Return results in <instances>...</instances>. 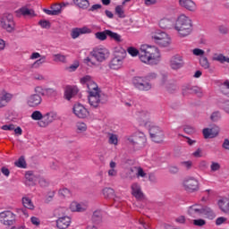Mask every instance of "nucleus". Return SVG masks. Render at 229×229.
<instances>
[{
  "instance_id": "nucleus-1",
  "label": "nucleus",
  "mask_w": 229,
  "mask_h": 229,
  "mask_svg": "<svg viewBox=\"0 0 229 229\" xmlns=\"http://www.w3.org/2000/svg\"><path fill=\"white\" fill-rule=\"evenodd\" d=\"M131 56H139L140 61L146 65H158L162 62L160 49L155 46L141 45L140 50L133 47L127 48Z\"/></svg>"
},
{
  "instance_id": "nucleus-2",
  "label": "nucleus",
  "mask_w": 229,
  "mask_h": 229,
  "mask_svg": "<svg viewBox=\"0 0 229 229\" xmlns=\"http://www.w3.org/2000/svg\"><path fill=\"white\" fill-rule=\"evenodd\" d=\"M81 85H86L89 93V103L93 108H98L102 101L101 89L90 75L81 78Z\"/></svg>"
},
{
  "instance_id": "nucleus-3",
  "label": "nucleus",
  "mask_w": 229,
  "mask_h": 229,
  "mask_svg": "<svg viewBox=\"0 0 229 229\" xmlns=\"http://www.w3.org/2000/svg\"><path fill=\"white\" fill-rule=\"evenodd\" d=\"M174 30L176 31L180 38L189 37V35H191L194 30L192 20L185 14L179 15L174 25Z\"/></svg>"
},
{
  "instance_id": "nucleus-4",
  "label": "nucleus",
  "mask_w": 229,
  "mask_h": 229,
  "mask_svg": "<svg viewBox=\"0 0 229 229\" xmlns=\"http://www.w3.org/2000/svg\"><path fill=\"white\" fill-rule=\"evenodd\" d=\"M150 38L154 44L159 46V47H169V46L173 44L171 36H169V34H167L165 31L158 29L151 30Z\"/></svg>"
},
{
  "instance_id": "nucleus-5",
  "label": "nucleus",
  "mask_w": 229,
  "mask_h": 229,
  "mask_svg": "<svg viewBox=\"0 0 229 229\" xmlns=\"http://www.w3.org/2000/svg\"><path fill=\"white\" fill-rule=\"evenodd\" d=\"M124 58H126V52L122 51L114 53V57L109 62V68L113 71H119V69H123Z\"/></svg>"
},
{
  "instance_id": "nucleus-6",
  "label": "nucleus",
  "mask_w": 229,
  "mask_h": 229,
  "mask_svg": "<svg viewBox=\"0 0 229 229\" xmlns=\"http://www.w3.org/2000/svg\"><path fill=\"white\" fill-rule=\"evenodd\" d=\"M0 26L5 30L7 33H13L15 31V21L13 15L7 13L0 19Z\"/></svg>"
},
{
  "instance_id": "nucleus-7",
  "label": "nucleus",
  "mask_w": 229,
  "mask_h": 229,
  "mask_svg": "<svg viewBox=\"0 0 229 229\" xmlns=\"http://www.w3.org/2000/svg\"><path fill=\"white\" fill-rule=\"evenodd\" d=\"M148 127H149L148 132L153 142L160 143L164 141L165 135L160 127L155 125L154 123H150L148 125Z\"/></svg>"
},
{
  "instance_id": "nucleus-8",
  "label": "nucleus",
  "mask_w": 229,
  "mask_h": 229,
  "mask_svg": "<svg viewBox=\"0 0 229 229\" xmlns=\"http://www.w3.org/2000/svg\"><path fill=\"white\" fill-rule=\"evenodd\" d=\"M107 37H110L113 40H115V42L123 41V39L121 38V35L110 30H106L104 31L95 33V38H97L98 40H101V42L105 41Z\"/></svg>"
},
{
  "instance_id": "nucleus-9",
  "label": "nucleus",
  "mask_w": 229,
  "mask_h": 229,
  "mask_svg": "<svg viewBox=\"0 0 229 229\" xmlns=\"http://www.w3.org/2000/svg\"><path fill=\"white\" fill-rule=\"evenodd\" d=\"M132 85H134L135 89H138V90H143L146 92H148V90H151L152 89V85L148 82L146 77H133Z\"/></svg>"
},
{
  "instance_id": "nucleus-10",
  "label": "nucleus",
  "mask_w": 229,
  "mask_h": 229,
  "mask_svg": "<svg viewBox=\"0 0 229 229\" xmlns=\"http://www.w3.org/2000/svg\"><path fill=\"white\" fill-rule=\"evenodd\" d=\"M90 55L97 62H105L110 56V52L106 47H98L90 52Z\"/></svg>"
},
{
  "instance_id": "nucleus-11",
  "label": "nucleus",
  "mask_w": 229,
  "mask_h": 229,
  "mask_svg": "<svg viewBox=\"0 0 229 229\" xmlns=\"http://www.w3.org/2000/svg\"><path fill=\"white\" fill-rule=\"evenodd\" d=\"M60 119V116H58V113L55 111H50L45 114H43V120L40 122H38V125L39 128H46L51 124V123H54V121H56Z\"/></svg>"
},
{
  "instance_id": "nucleus-12",
  "label": "nucleus",
  "mask_w": 229,
  "mask_h": 229,
  "mask_svg": "<svg viewBox=\"0 0 229 229\" xmlns=\"http://www.w3.org/2000/svg\"><path fill=\"white\" fill-rule=\"evenodd\" d=\"M182 187L187 192H196L199 190V181L194 177L185 178L182 182Z\"/></svg>"
},
{
  "instance_id": "nucleus-13",
  "label": "nucleus",
  "mask_w": 229,
  "mask_h": 229,
  "mask_svg": "<svg viewBox=\"0 0 229 229\" xmlns=\"http://www.w3.org/2000/svg\"><path fill=\"white\" fill-rule=\"evenodd\" d=\"M0 223L4 226H13V225H15V214L10 210L1 212Z\"/></svg>"
},
{
  "instance_id": "nucleus-14",
  "label": "nucleus",
  "mask_w": 229,
  "mask_h": 229,
  "mask_svg": "<svg viewBox=\"0 0 229 229\" xmlns=\"http://www.w3.org/2000/svg\"><path fill=\"white\" fill-rule=\"evenodd\" d=\"M72 112L79 119H87L90 115L89 109L81 104H75L72 107Z\"/></svg>"
},
{
  "instance_id": "nucleus-15",
  "label": "nucleus",
  "mask_w": 229,
  "mask_h": 229,
  "mask_svg": "<svg viewBox=\"0 0 229 229\" xmlns=\"http://www.w3.org/2000/svg\"><path fill=\"white\" fill-rule=\"evenodd\" d=\"M170 69L173 71H178V69H182L183 65H185V62L183 61V56L181 55H174L169 60Z\"/></svg>"
},
{
  "instance_id": "nucleus-16",
  "label": "nucleus",
  "mask_w": 229,
  "mask_h": 229,
  "mask_svg": "<svg viewBox=\"0 0 229 229\" xmlns=\"http://www.w3.org/2000/svg\"><path fill=\"white\" fill-rule=\"evenodd\" d=\"M26 104L30 108H37V106L42 105V96L38 94H30L26 99Z\"/></svg>"
},
{
  "instance_id": "nucleus-17",
  "label": "nucleus",
  "mask_w": 229,
  "mask_h": 229,
  "mask_svg": "<svg viewBox=\"0 0 229 229\" xmlns=\"http://www.w3.org/2000/svg\"><path fill=\"white\" fill-rule=\"evenodd\" d=\"M71 223H72V218L69 216H59L55 220L57 229H67L71 226Z\"/></svg>"
},
{
  "instance_id": "nucleus-18",
  "label": "nucleus",
  "mask_w": 229,
  "mask_h": 229,
  "mask_svg": "<svg viewBox=\"0 0 229 229\" xmlns=\"http://www.w3.org/2000/svg\"><path fill=\"white\" fill-rule=\"evenodd\" d=\"M188 216L190 217H201L203 216V206L200 204H193L188 208Z\"/></svg>"
},
{
  "instance_id": "nucleus-19",
  "label": "nucleus",
  "mask_w": 229,
  "mask_h": 229,
  "mask_svg": "<svg viewBox=\"0 0 229 229\" xmlns=\"http://www.w3.org/2000/svg\"><path fill=\"white\" fill-rule=\"evenodd\" d=\"M138 121L140 126H146L148 128L152 123L149 121L151 114L148 111H140L138 113Z\"/></svg>"
},
{
  "instance_id": "nucleus-20",
  "label": "nucleus",
  "mask_w": 229,
  "mask_h": 229,
  "mask_svg": "<svg viewBox=\"0 0 229 229\" xmlns=\"http://www.w3.org/2000/svg\"><path fill=\"white\" fill-rule=\"evenodd\" d=\"M219 126L214 125L212 128H205L202 131L203 136L205 139H214L219 135Z\"/></svg>"
},
{
  "instance_id": "nucleus-21",
  "label": "nucleus",
  "mask_w": 229,
  "mask_h": 229,
  "mask_svg": "<svg viewBox=\"0 0 229 229\" xmlns=\"http://www.w3.org/2000/svg\"><path fill=\"white\" fill-rule=\"evenodd\" d=\"M89 208V202L72 201L70 204V210L72 212H85Z\"/></svg>"
},
{
  "instance_id": "nucleus-22",
  "label": "nucleus",
  "mask_w": 229,
  "mask_h": 229,
  "mask_svg": "<svg viewBox=\"0 0 229 229\" xmlns=\"http://www.w3.org/2000/svg\"><path fill=\"white\" fill-rule=\"evenodd\" d=\"M179 4L182 6V8L188 10V12H196V10H198L196 2L192 0H179Z\"/></svg>"
},
{
  "instance_id": "nucleus-23",
  "label": "nucleus",
  "mask_w": 229,
  "mask_h": 229,
  "mask_svg": "<svg viewBox=\"0 0 229 229\" xmlns=\"http://www.w3.org/2000/svg\"><path fill=\"white\" fill-rule=\"evenodd\" d=\"M131 194L139 201L144 199V193L142 192V189L140 188V185L137 182L131 185Z\"/></svg>"
},
{
  "instance_id": "nucleus-24",
  "label": "nucleus",
  "mask_w": 229,
  "mask_h": 229,
  "mask_svg": "<svg viewBox=\"0 0 229 229\" xmlns=\"http://www.w3.org/2000/svg\"><path fill=\"white\" fill-rule=\"evenodd\" d=\"M89 33H92V30L89 29V27L82 28H75L72 30V38H78L80 35H87Z\"/></svg>"
},
{
  "instance_id": "nucleus-25",
  "label": "nucleus",
  "mask_w": 229,
  "mask_h": 229,
  "mask_svg": "<svg viewBox=\"0 0 229 229\" xmlns=\"http://www.w3.org/2000/svg\"><path fill=\"white\" fill-rule=\"evenodd\" d=\"M30 60H37L33 64V67H40V65H42V64H46V55L42 56V55H40V53L34 52L30 55Z\"/></svg>"
},
{
  "instance_id": "nucleus-26",
  "label": "nucleus",
  "mask_w": 229,
  "mask_h": 229,
  "mask_svg": "<svg viewBox=\"0 0 229 229\" xmlns=\"http://www.w3.org/2000/svg\"><path fill=\"white\" fill-rule=\"evenodd\" d=\"M218 208L224 214H229V194L228 198L224 197L220 199L217 202Z\"/></svg>"
},
{
  "instance_id": "nucleus-27",
  "label": "nucleus",
  "mask_w": 229,
  "mask_h": 229,
  "mask_svg": "<svg viewBox=\"0 0 229 229\" xmlns=\"http://www.w3.org/2000/svg\"><path fill=\"white\" fill-rule=\"evenodd\" d=\"M16 17H34L35 15V11L29 9L28 7H21L18 9L16 12Z\"/></svg>"
},
{
  "instance_id": "nucleus-28",
  "label": "nucleus",
  "mask_w": 229,
  "mask_h": 229,
  "mask_svg": "<svg viewBox=\"0 0 229 229\" xmlns=\"http://www.w3.org/2000/svg\"><path fill=\"white\" fill-rule=\"evenodd\" d=\"M76 94H78V89L76 87H72V86L66 87L64 90L65 99H67L68 101H71V99H72V98H74Z\"/></svg>"
},
{
  "instance_id": "nucleus-29",
  "label": "nucleus",
  "mask_w": 229,
  "mask_h": 229,
  "mask_svg": "<svg viewBox=\"0 0 229 229\" xmlns=\"http://www.w3.org/2000/svg\"><path fill=\"white\" fill-rule=\"evenodd\" d=\"M47 15H60L62 13V5L60 4H55L51 6V9H44Z\"/></svg>"
},
{
  "instance_id": "nucleus-30",
  "label": "nucleus",
  "mask_w": 229,
  "mask_h": 229,
  "mask_svg": "<svg viewBox=\"0 0 229 229\" xmlns=\"http://www.w3.org/2000/svg\"><path fill=\"white\" fill-rule=\"evenodd\" d=\"M159 28L162 30H171L173 28V19L164 17L159 21Z\"/></svg>"
},
{
  "instance_id": "nucleus-31",
  "label": "nucleus",
  "mask_w": 229,
  "mask_h": 229,
  "mask_svg": "<svg viewBox=\"0 0 229 229\" xmlns=\"http://www.w3.org/2000/svg\"><path fill=\"white\" fill-rule=\"evenodd\" d=\"M135 139H136V143L140 148H144L146 145V135L142 131H136L134 133Z\"/></svg>"
},
{
  "instance_id": "nucleus-32",
  "label": "nucleus",
  "mask_w": 229,
  "mask_h": 229,
  "mask_svg": "<svg viewBox=\"0 0 229 229\" xmlns=\"http://www.w3.org/2000/svg\"><path fill=\"white\" fill-rule=\"evenodd\" d=\"M107 176H109V178H115V176H117V163H115V161H110Z\"/></svg>"
},
{
  "instance_id": "nucleus-33",
  "label": "nucleus",
  "mask_w": 229,
  "mask_h": 229,
  "mask_svg": "<svg viewBox=\"0 0 229 229\" xmlns=\"http://www.w3.org/2000/svg\"><path fill=\"white\" fill-rule=\"evenodd\" d=\"M212 60L213 62H219V64H229V57L223 54H213Z\"/></svg>"
},
{
  "instance_id": "nucleus-34",
  "label": "nucleus",
  "mask_w": 229,
  "mask_h": 229,
  "mask_svg": "<svg viewBox=\"0 0 229 229\" xmlns=\"http://www.w3.org/2000/svg\"><path fill=\"white\" fill-rule=\"evenodd\" d=\"M202 216H205L207 219H216V213L209 207H202Z\"/></svg>"
},
{
  "instance_id": "nucleus-35",
  "label": "nucleus",
  "mask_w": 229,
  "mask_h": 229,
  "mask_svg": "<svg viewBox=\"0 0 229 229\" xmlns=\"http://www.w3.org/2000/svg\"><path fill=\"white\" fill-rule=\"evenodd\" d=\"M21 202L24 208H28L29 210H35V204H33V201L30 199V197H22Z\"/></svg>"
},
{
  "instance_id": "nucleus-36",
  "label": "nucleus",
  "mask_w": 229,
  "mask_h": 229,
  "mask_svg": "<svg viewBox=\"0 0 229 229\" xmlns=\"http://www.w3.org/2000/svg\"><path fill=\"white\" fill-rule=\"evenodd\" d=\"M73 3L81 10H89L90 7V2L89 0H73Z\"/></svg>"
},
{
  "instance_id": "nucleus-37",
  "label": "nucleus",
  "mask_w": 229,
  "mask_h": 229,
  "mask_svg": "<svg viewBox=\"0 0 229 229\" xmlns=\"http://www.w3.org/2000/svg\"><path fill=\"white\" fill-rule=\"evenodd\" d=\"M0 98L2 100H4V104L8 105V103H10V101H12L13 95H12L11 93H8V91H6L4 89H1L0 90Z\"/></svg>"
},
{
  "instance_id": "nucleus-38",
  "label": "nucleus",
  "mask_w": 229,
  "mask_h": 229,
  "mask_svg": "<svg viewBox=\"0 0 229 229\" xmlns=\"http://www.w3.org/2000/svg\"><path fill=\"white\" fill-rule=\"evenodd\" d=\"M103 220V212L101 210H96L93 212L91 216V221L95 223V225H99Z\"/></svg>"
},
{
  "instance_id": "nucleus-39",
  "label": "nucleus",
  "mask_w": 229,
  "mask_h": 229,
  "mask_svg": "<svg viewBox=\"0 0 229 229\" xmlns=\"http://www.w3.org/2000/svg\"><path fill=\"white\" fill-rule=\"evenodd\" d=\"M108 144L117 146L119 144V136L115 133L108 132Z\"/></svg>"
},
{
  "instance_id": "nucleus-40",
  "label": "nucleus",
  "mask_w": 229,
  "mask_h": 229,
  "mask_svg": "<svg viewBox=\"0 0 229 229\" xmlns=\"http://www.w3.org/2000/svg\"><path fill=\"white\" fill-rule=\"evenodd\" d=\"M77 133H85L88 130L87 123L85 122L79 121L75 124Z\"/></svg>"
},
{
  "instance_id": "nucleus-41",
  "label": "nucleus",
  "mask_w": 229,
  "mask_h": 229,
  "mask_svg": "<svg viewBox=\"0 0 229 229\" xmlns=\"http://www.w3.org/2000/svg\"><path fill=\"white\" fill-rule=\"evenodd\" d=\"M30 117L32 121H38V123H40V121H44V114L40 111H33Z\"/></svg>"
},
{
  "instance_id": "nucleus-42",
  "label": "nucleus",
  "mask_w": 229,
  "mask_h": 229,
  "mask_svg": "<svg viewBox=\"0 0 229 229\" xmlns=\"http://www.w3.org/2000/svg\"><path fill=\"white\" fill-rule=\"evenodd\" d=\"M199 63L200 67H202L203 69H210V63L208 62V58H207V56H203L199 58Z\"/></svg>"
},
{
  "instance_id": "nucleus-43",
  "label": "nucleus",
  "mask_w": 229,
  "mask_h": 229,
  "mask_svg": "<svg viewBox=\"0 0 229 229\" xmlns=\"http://www.w3.org/2000/svg\"><path fill=\"white\" fill-rule=\"evenodd\" d=\"M114 13L119 19H124V17H126V14L124 13V7H123V5H117L114 9Z\"/></svg>"
},
{
  "instance_id": "nucleus-44",
  "label": "nucleus",
  "mask_w": 229,
  "mask_h": 229,
  "mask_svg": "<svg viewBox=\"0 0 229 229\" xmlns=\"http://www.w3.org/2000/svg\"><path fill=\"white\" fill-rule=\"evenodd\" d=\"M195 92H198V87H191L187 86L184 89H182V94L183 96H187L188 94H194Z\"/></svg>"
},
{
  "instance_id": "nucleus-45",
  "label": "nucleus",
  "mask_w": 229,
  "mask_h": 229,
  "mask_svg": "<svg viewBox=\"0 0 229 229\" xmlns=\"http://www.w3.org/2000/svg\"><path fill=\"white\" fill-rule=\"evenodd\" d=\"M25 178L27 180V182H30L29 185H35V175H33V172L29 171L25 174Z\"/></svg>"
},
{
  "instance_id": "nucleus-46",
  "label": "nucleus",
  "mask_w": 229,
  "mask_h": 229,
  "mask_svg": "<svg viewBox=\"0 0 229 229\" xmlns=\"http://www.w3.org/2000/svg\"><path fill=\"white\" fill-rule=\"evenodd\" d=\"M58 195L60 198H71V191L67 188H63L59 190Z\"/></svg>"
},
{
  "instance_id": "nucleus-47",
  "label": "nucleus",
  "mask_w": 229,
  "mask_h": 229,
  "mask_svg": "<svg viewBox=\"0 0 229 229\" xmlns=\"http://www.w3.org/2000/svg\"><path fill=\"white\" fill-rule=\"evenodd\" d=\"M136 169V177L137 178H148V174H146V172H144V169H142V167L138 166L135 167Z\"/></svg>"
},
{
  "instance_id": "nucleus-48",
  "label": "nucleus",
  "mask_w": 229,
  "mask_h": 229,
  "mask_svg": "<svg viewBox=\"0 0 229 229\" xmlns=\"http://www.w3.org/2000/svg\"><path fill=\"white\" fill-rule=\"evenodd\" d=\"M217 171H221V164L212 161L210 165V173H217Z\"/></svg>"
},
{
  "instance_id": "nucleus-49",
  "label": "nucleus",
  "mask_w": 229,
  "mask_h": 229,
  "mask_svg": "<svg viewBox=\"0 0 229 229\" xmlns=\"http://www.w3.org/2000/svg\"><path fill=\"white\" fill-rule=\"evenodd\" d=\"M14 165L16 167H20L21 169H26V159H24V157H21L17 161H15Z\"/></svg>"
},
{
  "instance_id": "nucleus-50",
  "label": "nucleus",
  "mask_w": 229,
  "mask_h": 229,
  "mask_svg": "<svg viewBox=\"0 0 229 229\" xmlns=\"http://www.w3.org/2000/svg\"><path fill=\"white\" fill-rule=\"evenodd\" d=\"M54 62H62L63 64H65L67 60V56L62 55V54H55L53 55Z\"/></svg>"
},
{
  "instance_id": "nucleus-51",
  "label": "nucleus",
  "mask_w": 229,
  "mask_h": 229,
  "mask_svg": "<svg viewBox=\"0 0 229 229\" xmlns=\"http://www.w3.org/2000/svg\"><path fill=\"white\" fill-rule=\"evenodd\" d=\"M34 94H38V96H46V89L42 86H36L34 88Z\"/></svg>"
},
{
  "instance_id": "nucleus-52",
  "label": "nucleus",
  "mask_w": 229,
  "mask_h": 229,
  "mask_svg": "<svg viewBox=\"0 0 229 229\" xmlns=\"http://www.w3.org/2000/svg\"><path fill=\"white\" fill-rule=\"evenodd\" d=\"M102 193L105 196V198H111V196H114V189H112V188H104L102 190Z\"/></svg>"
},
{
  "instance_id": "nucleus-53",
  "label": "nucleus",
  "mask_w": 229,
  "mask_h": 229,
  "mask_svg": "<svg viewBox=\"0 0 229 229\" xmlns=\"http://www.w3.org/2000/svg\"><path fill=\"white\" fill-rule=\"evenodd\" d=\"M47 98H53V96H56V90L53 88H47L45 89V95Z\"/></svg>"
},
{
  "instance_id": "nucleus-54",
  "label": "nucleus",
  "mask_w": 229,
  "mask_h": 229,
  "mask_svg": "<svg viewBox=\"0 0 229 229\" xmlns=\"http://www.w3.org/2000/svg\"><path fill=\"white\" fill-rule=\"evenodd\" d=\"M192 53L194 56H199V58H202L203 56H205V50L200 48H194L192 50Z\"/></svg>"
},
{
  "instance_id": "nucleus-55",
  "label": "nucleus",
  "mask_w": 229,
  "mask_h": 229,
  "mask_svg": "<svg viewBox=\"0 0 229 229\" xmlns=\"http://www.w3.org/2000/svg\"><path fill=\"white\" fill-rule=\"evenodd\" d=\"M78 67H80V62L78 61H75L72 64H71L68 68H67V71L69 72H74Z\"/></svg>"
},
{
  "instance_id": "nucleus-56",
  "label": "nucleus",
  "mask_w": 229,
  "mask_h": 229,
  "mask_svg": "<svg viewBox=\"0 0 229 229\" xmlns=\"http://www.w3.org/2000/svg\"><path fill=\"white\" fill-rule=\"evenodd\" d=\"M210 119L214 123L219 121V119H221V113H219L218 111L212 113Z\"/></svg>"
},
{
  "instance_id": "nucleus-57",
  "label": "nucleus",
  "mask_w": 229,
  "mask_h": 229,
  "mask_svg": "<svg viewBox=\"0 0 229 229\" xmlns=\"http://www.w3.org/2000/svg\"><path fill=\"white\" fill-rule=\"evenodd\" d=\"M193 225L195 226H205V225H207V221L199 218V219H195L193 220Z\"/></svg>"
},
{
  "instance_id": "nucleus-58",
  "label": "nucleus",
  "mask_w": 229,
  "mask_h": 229,
  "mask_svg": "<svg viewBox=\"0 0 229 229\" xmlns=\"http://www.w3.org/2000/svg\"><path fill=\"white\" fill-rule=\"evenodd\" d=\"M191 155L195 158H201V157H203V149L197 148L196 151H194Z\"/></svg>"
},
{
  "instance_id": "nucleus-59",
  "label": "nucleus",
  "mask_w": 229,
  "mask_h": 229,
  "mask_svg": "<svg viewBox=\"0 0 229 229\" xmlns=\"http://www.w3.org/2000/svg\"><path fill=\"white\" fill-rule=\"evenodd\" d=\"M30 223L34 225V226H40V218L37 217V216H31L30 217Z\"/></svg>"
},
{
  "instance_id": "nucleus-60",
  "label": "nucleus",
  "mask_w": 229,
  "mask_h": 229,
  "mask_svg": "<svg viewBox=\"0 0 229 229\" xmlns=\"http://www.w3.org/2000/svg\"><path fill=\"white\" fill-rule=\"evenodd\" d=\"M2 130H4V131H13V130H15V125L5 124L2 126Z\"/></svg>"
},
{
  "instance_id": "nucleus-61",
  "label": "nucleus",
  "mask_w": 229,
  "mask_h": 229,
  "mask_svg": "<svg viewBox=\"0 0 229 229\" xmlns=\"http://www.w3.org/2000/svg\"><path fill=\"white\" fill-rule=\"evenodd\" d=\"M84 64H86V65H89V67H94L96 65V62L92 61L90 57H86L84 59Z\"/></svg>"
},
{
  "instance_id": "nucleus-62",
  "label": "nucleus",
  "mask_w": 229,
  "mask_h": 229,
  "mask_svg": "<svg viewBox=\"0 0 229 229\" xmlns=\"http://www.w3.org/2000/svg\"><path fill=\"white\" fill-rule=\"evenodd\" d=\"M102 5L100 4H93L89 9H88L89 12H98V10H101Z\"/></svg>"
},
{
  "instance_id": "nucleus-63",
  "label": "nucleus",
  "mask_w": 229,
  "mask_h": 229,
  "mask_svg": "<svg viewBox=\"0 0 229 229\" xmlns=\"http://www.w3.org/2000/svg\"><path fill=\"white\" fill-rule=\"evenodd\" d=\"M223 223H226V217L220 216V217L216 218V226H221V225H223Z\"/></svg>"
},
{
  "instance_id": "nucleus-64",
  "label": "nucleus",
  "mask_w": 229,
  "mask_h": 229,
  "mask_svg": "<svg viewBox=\"0 0 229 229\" xmlns=\"http://www.w3.org/2000/svg\"><path fill=\"white\" fill-rule=\"evenodd\" d=\"M157 73L155 72H150L148 73L147 76H145V78L148 81H153V80H157Z\"/></svg>"
}]
</instances>
